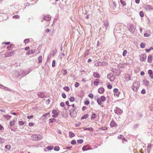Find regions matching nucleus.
<instances>
[{"mask_svg": "<svg viewBox=\"0 0 153 153\" xmlns=\"http://www.w3.org/2000/svg\"><path fill=\"white\" fill-rule=\"evenodd\" d=\"M140 83L139 81H136L133 83L132 86V89L134 91H137L140 86Z\"/></svg>", "mask_w": 153, "mask_h": 153, "instance_id": "f257e3e1", "label": "nucleus"}, {"mask_svg": "<svg viewBox=\"0 0 153 153\" xmlns=\"http://www.w3.org/2000/svg\"><path fill=\"white\" fill-rule=\"evenodd\" d=\"M144 9L147 11H150L153 10V7L150 5H145L143 7Z\"/></svg>", "mask_w": 153, "mask_h": 153, "instance_id": "f03ea898", "label": "nucleus"}, {"mask_svg": "<svg viewBox=\"0 0 153 153\" xmlns=\"http://www.w3.org/2000/svg\"><path fill=\"white\" fill-rule=\"evenodd\" d=\"M52 113L53 114V115L52 116V117H56L58 116L59 114V113L57 112V111L56 110H53Z\"/></svg>", "mask_w": 153, "mask_h": 153, "instance_id": "7ed1b4c3", "label": "nucleus"}, {"mask_svg": "<svg viewBox=\"0 0 153 153\" xmlns=\"http://www.w3.org/2000/svg\"><path fill=\"white\" fill-rule=\"evenodd\" d=\"M114 112L116 114H119L122 113L123 112V111L120 108L116 107L114 110Z\"/></svg>", "mask_w": 153, "mask_h": 153, "instance_id": "20e7f679", "label": "nucleus"}, {"mask_svg": "<svg viewBox=\"0 0 153 153\" xmlns=\"http://www.w3.org/2000/svg\"><path fill=\"white\" fill-rule=\"evenodd\" d=\"M104 22V26L105 27V30H106L107 29V27L109 25L107 19H105L103 21Z\"/></svg>", "mask_w": 153, "mask_h": 153, "instance_id": "39448f33", "label": "nucleus"}, {"mask_svg": "<svg viewBox=\"0 0 153 153\" xmlns=\"http://www.w3.org/2000/svg\"><path fill=\"white\" fill-rule=\"evenodd\" d=\"M51 16L48 15L46 16H44L43 18V20L48 21H50L51 20Z\"/></svg>", "mask_w": 153, "mask_h": 153, "instance_id": "423d86ee", "label": "nucleus"}, {"mask_svg": "<svg viewBox=\"0 0 153 153\" xmlns=\"http://www.w3.org/2000/svg\"><path fill=\"white\" fill-rule=\"evenodd\" d=\"M146 59V56L145 54H143L141 55L140 56V60L141 61L143 62Z\"/></svg>", "mask_w": 153, "mask_h": 153, "instance_id": "0eeeda50", "label": "nucleus"}, {"mask_svg": "<svg viewBox=\"0 0 153 153\" xmlns=\"http://www.w3.org/2000/svg\"><path fill=\"white\" fill-rule=\"evenodd\" d=\"M114 71L117 76H118L120 74L121 71V70L119 69L116 70V69H114Z\"/></svg>", "mask_w": 153, "mask_h": 153, "instance_id": "6e6552de", "label": "nucleus"}, {"mask_svg": "<svg viewBox=\"0 0 153 153\" xmlns=\"http://www.w3.org/2000/svg\"><path fill=\"white\" fill-rule=\"evenodd\" d=\"M110 126L111 127H113L115 126H117V124L114 121L112 120L111 122Z\"/></svg>", "mask_w": 153, "mask_h": 153, "instance_id": "1a4fd4ad", "label": "nucleus"}, {"mask_svg": "<svg viewBox=\"0 0 153 153\" xmlns=\"http://www.w3.org/2000/svg\"><path fill=\"white\" fill-rule=\"evenodd\" d=\"M14 53V52L12 51L7 52L6 54V56L7 57L11 56L13 55Z\"/></svg>", "mask_w": 153, "mask_h": 153, "instance_id": "9d476101", "label": "nucleus"}, {"mask_svg": "<svg viewBox=\"0 0 153 153\" xmlns=\"http://www.w3.org/2000/svg\"><path fill=\"white\" fill-rule=\"evenodd\" d=\"M0 86L1 87V88L3 89L6 91H10V89L6 87H5L1 85H0Z\"/></svg>", "mask_w": 153, "mask_h": 153, "instance_id": "9b49d317", "label": "nucleus"}, {"mask_svg": "<svg viewBox=\"0 0 153 153\" xmlns=\"http://www.w3.org/2000/svg\"><path fill=\"white\" fill-rule=\"evenodd\" d=\"M35 50H30L27 51L26 54L27 55L33 54L35 52Z\"/></svg>", "mask_w": 153, "mask_h": 153, "instance_id": "f8f14e48", "label": "nucleus"}, {"mask_svg": "<svg viewBox=\"0 0 153 153\" xmlns=\"http://www.w3.org/2000/svg\"><path fill=\"white\" fill-rule=\"evenodd\" d=\"M153 59L152 56L151 55H149L148 58V62L149 63L152 62Z\"/></svg>", "mask_w": 153, "mask_h": 153, "instance_id": "ddd939ff", "label": "nucleus"}, {"mask_svg": "<svg viewBox=\"0 0 153 153\" xmlns=\"http://www.w3.org/2000/svg\"><path fill=\"white\" fill-rule=\"evenodd\" d=\"M104 89L102 88H100L98 90V92L101 94H102L104 91Z\"/></svg>", "mask_w": 153, "mask_h": 153, "instance_id": "4468645a", "label": "nucleus"}, {"mask_svg": "<svg viewBox=\"0 0 153 153\" xmlns=\"http://www.w3.org/2000/svg\"><path fill=\"white\" fill-rule=\"evenodd\" d=\"M93 76L95 78H98L100 77V74L97 72H95L94 73Z\"/></svg>", "mask_w": 153, "mask_h": 153, "instance_id": "2eb2a0df", "label": "nucleus"}, {"mask_svg": "<svg viewBox=\"0 0 153 153\" xmlns=\"http://www.w3.org/2000/svg\"><path fill=\"white\" fill-rule=\"evenodd\" d=\"M36 141L41 140L42 139V135L39 134H36Z\"/></svg>", "mask_w": 153, "mask_h": 153, "instance_id": "dca6fc26", "label": "nucleus"}, {"mask_svg": "<svg viewBox=\"0 0 153 153\" xmlns=\"http://www.w3.org/2000/svg\"><path fill=\"white\" fill-rule=\"evenodd\" d=\"M75 134H74L71 131H70L69 132V137L71 138L74 136Z\"/></svg>", "mask_w": 153, "mask_h": 153, "instance_id": "f3484780", "label": "nucleus"}, {"mask_svg": "<svg viewBox=\"0 0 153 153\" xmlns=\"http://www.w3.org/2000/svg\"><path fill=\"white\" fill-rule=\"evenodd\" d=\"M83 129L85 130H88L91 131H93V128L91 127H89V128H87L84 127Z\"/></svg>", "mask_w": 153, "mask_h": 153, "instance_id": "a211bd4d", "label": "nucleus"}, {"mask_svg": "<svg viewBox=\"0 0 153 153\" xmlns=\"http://www.w3.org/2000/svg\"><path fill=\"white\" fill-rule=\"evenodd\" d=\"M89 148L86 145L85 146H84L82 148V150L84 151H85L86 150H89Z\"/></svg>", "mask_w": 153, "mask_h": 153, "instance_id": "6ab92c4d", "label": "nucleus"}, {"mask_svg": "<svg viewBox=\"0 0 153 153\" xmlns=\"http://www.w3.org/2000/svg\"><path fill=\"white\" fill-rule=\"evenodd\" d=\"M143 83H144V84L146 86L148 85L149 83V82L148 81H147V80H146V79L144 80H143Z\"/></svg>", "mask_w": 153, "mask_h": 153, "instance_id": "aec40b11", "label": "nucleus"}, {"mask_svg": "<svg viewBox=\"0 0 153 153\" xmlns=\"http://www.w3.org/2000/svg\"><path fill=\"white\" fill-rule=\"evenodd\" d=\"M106 99V98L105 97V96H102L101 97V98L100 99V100H101L102 102H104L105 101Z\"/></svg>", "mask_w": 153, "mask_h": 153, "instance_id": "412c9836", "label": "nucleus"}, {"mask_svg": "<svg viewBox=\"0 0 153 153\" xmlns=\"http://www.w3.org/2000/svg\"><path fill=\"white\" fill-rule=\"evenodd\" d=\"M99 83V80L98 79H95L94 82V84L96 85H98V83Z\"/></svg>", "mask_w": 153, "mask_h": 153, "instance_id": "4be33fe9", "label": "nucleus"}, {"mask_svg": "<svg viewBox=\"0 0 153 153\" xmlns=\"http://www.w3.org/2000/svg\"><path fill=\"white\" fill-rule=\"evenodd\" d=\"M97 102L99 105H101L102 104V101L99 98L97 99Z\"/></svg>", "mask_w": 153, "mask_h": 153, "instance_id": "5701e85b", "label": "nucleus"}, {"mask_svg": "<svg viewBox=\"0 0 153 153\" xmlns=\"http://www.w3.org/2000/svg\"><path fill=\"white\" fill-rule=\"evenodd\" d=\"M42 56H40L38 57V62L40 63L42 62Z\"/></svg>", "mask_w": 153, "mask_h": 153, "instance_id": "b1692460", "label": "nucleus"}, {"mask_svg": "<svg viewBox=\"0 0 153 153\" xmlns=\"http://www.w3.org/2000/svg\"><path fill=\"white\" fill-rule=\"evenodd\" d=\"M49 121L51 123H53V122H56V120L54 118H51L49 119Z\"/></svg>", "mask_w": 153, "mask_h": 153, "instance_id": "393cba45", "label": "nucleus"}, {"mask_svg": "<svg viewBox=\"0 0 153 153\" xmlns=\"http://www.w3.org/2000/svg\"><path fill=\"white\" fill-rule=\"evenodd\" d=\"M89 116L88 115V114H86L85 115H84L82 117V119H85L88 118Z\"/></svg>", "mask_w": 153, "mask_h": 153, "instance_id": "a878e982", "label": "nucleus"}, {"mask_svg": "<svg viewBox=\"0 0 153 153\" xmlns=\"http://www.w3.org/2000/svg\"><path fill=\"white\" fill-rule=\"evenodd\" d=\"M59 149V147L58 146H56L54 148V150L55 151H58Z\"/></svg>", "mask_w": 153, "mask_h": 153, "instance_id": "bb28decb", "label": "nucleus"}, {"mask_svg": "<svg viewBox=\"0 0 153 153\" xmlns=\"http://www.w3.org/2000/svg\"><path fill=\"white\" fill-rule=\"evenodd\" d=\"M36 135H33L32 136V138L33 140H36L37 137H36Z\"/></svg>", "mask_w": 153, "mask_h": 153, "instance_id": "cd10ccee", "label": "nucleus"}, {"mask_svg": "<svg viewBox=\"0 0 153 153\" xmlns=\"http://www.w3.org/2000/svg\"><path fill=\"white\" fill-rule=\"evenodd\" d=\"M63 89L68 92L70 90L68 86L65 87L63 88Z\"/></svg>", "mask_w": 153, "mask_h": 153, "instance_id": "c85d7f7f", "label": "nucleus"}, {"mask_svg": "<svg viewBox=\"0 0 153 153\" xmlns=\"http://www.w3.org/2000/svg\"><path fill=\"white\" fill-rule=\"evenodd\" d=\"M69 100L71 102H73L75 100V98L74 97H71L69 98Z\"/></svg>", "mask_w": 153, "mask_h": 153, "instance_id": "c756f323", "label": "nucleus"}, {"mask_svg": "<svg viewBox=\"0 0 153 153\" xmlns=\"http://www.w3.org/2000/svg\"><path fill=\"white\" fill-rule=\"evenodd\" d=\"M97 117V114H95L93 113L92 114V115L91 116V119H94L95 118Z\"/></svg>", "mask_w": 153, "mask_h": 153, "instance_id": "7c9ffc66", "label": "nucleus"}, {"mask_svg": "<svg viewBox=\"0 0 153 153\" xmlns=\"http://www.w3.org/2000/svg\"><path fill=\"white\" fill-rule=\"evenodd\" d=\"M115 77L113 75V74H112V76H111V78L109 79L111 81H113L115 79Z\"/></svg>", "mask_w": 153, "mask_h": 153, "instance_id": "2f4dec72", "label": "nucleus"}, {"mask_svg": "<svg viewBox=\"0 0 153 153\" xmlns=\"http://www.w3.org/2000/svg\"><path fill=\"white\" fill-rule=\"evenodd\" d=\"M119 27V25H117L115 26V27H114V32L116 31L117 30L119 31L120 30V29L118 30L117 29V28H118Z\"/></svg>", "mask_w": 153, "mask_h": 153, "instance_id": "473e14b6", "label": "nucleus"}, {"mask_svg": "<svg viewBox=\"0 0 153 153\" xmlns=\"http://www.w3.org/2000/svg\"><path fill=\"white\" fill-rule=\"evenodd\" d=\"M13 18L16 19H19V16L18 15H15L13 16Z\"/></svg>", "mask_w": 153, "mask_h": 153, "instance_id": "72a5a7b5", "label": "nucleus"}, {"mask_svg": "<svg viewBox=\"0 0 153 153\" xmlns=\"http://www.w3.org/2000/svg\"><path fill=\"white\" fill-rule=\"evenodd\" d=\"M18 124L19 125L22 126L24 124V123L23 121H19L18 122Z\"/></svg>", "mask_w": 153, "mask_h": 153, "instance_id": "f704fd0d", "label": "nucleus"}, {"mask_svg": "<svg viewBox=\"0 0 153 153\" xmlns=\"http://www.w3.org/2000/svg\"><path fill=\"white\" fill-rule=\"evenodd\" d=\"M120 1L123 6H125L126 5V3L123 0H120Z\"/></svg>", "mask_w": 153, "mask_h": 153, "instance_id": "c9c22d12", "label": "nucleus"}, {"mask_svg": "<svg viewBox=\"0 0 153 153\" xmlns=\"http://www.w3.org/2000/svg\"><path fill=\"white\" fill-rule=\"evenodd\" d=\"M53 146H47V149L49 150H51L53 149Z\"/></svg>", "mask_w": 153, "mask_h": 153, "instance_id": "e433bc0d", "label": "nucleus"}, {"mask_svg": "<svg viewBox=\"0 0 153 153\" xmlns=\"http://www.w3.org/2000/svg\"><path fill=\"white\" fill-rule=\"evenodd\" d=\"M112 73H109V74H108L107 75V78L109 79H110L111 78V76H112Z\"/></svg>", "mask_w": 153, "mask_h": 153, "instance_id": "4c0bfd02", "label": "nucleus"}, {"mask_svg": "<svg viewBox=\"0 0 153 153\" xmlns=\"http://www.w3.org/2000/svg\"><path fill=\"white\" fill-rule=\"evenodd\" d=\"M145 46H146V45H145V44L143 43H142L140 44V46L141 48H144L145 47Z\"/></svg>", "mask_w": 153, "mask_h": 153, "instance_id": "58836bf2", "label": "nucleus"}, {"mask_svg": "<svg viewBox=\"0 0 153 153\" xmlns=\"http://www.w3.org/2000/svg\"><path fill=\"white\" fill-rule=\"evenodd\" d=\"M5 148L6 149H10V146L9 145H6Z\"/></svg>", "mask_w": 153, "mask_h": 153, "instance_id": "ea45409f", "label": "nucleus"}, {"mask_svg": "<svg viewBox=\"0 0 153 153\" xmlns=\"http://www.w3.org/2000/svg\"><path fill=\"white\" fill-rule=\"evenodd\" d=\"M127 51L126 50H125L123 51V56H125L127 53Z\"/></svg>", "mask_w": 153, "mask_h": 153, "instance_id": "a19ab883", "label": "nucleus"}, {"mask_svg": "<svg viewBox=\"0 0 153 153\" xmlns=\"http://www.w3.org/2000/svg\"><path fill=\"white\" fill-rule=\"evenodd\" d=\"M141 17H143L144 16V14L142 11H140L139 13Z\"/></svg>", "mask_w": 153, "mask_h": 153, "instance_id": "79ce46f5", "label": "nucleus"}, {"mask_svg": "<svg viewBox=\"0 0 153 153\" xmlns=\"http://www.w3.org/2000/svg\"><path fill=\"white\" fill-rule=\"evenodd\" d=\"M77 141L78 143L81 144L83 142V140L82 139H79L77 140Z\"/></svg>", "mask_w": 153, "mask_h": 153, "instance_id": "37998d69", "label": "nucleus"}, {"mask_svg": "<svg viewBox=\"0 0 153 153\" xmlns=\"http://www.w3.org/2000/svg\"><path fill=\"white\" fill-rule=\"evenodd\" d=\"M153 50V47H151L149 49H146V52H149L150 51Z\"/></svg>", "mask_w": 153, "mask_h": 153, "instance_id": "c03bdc74", "label": "nucleus"}, {"mask_svg": "<svg viewBox=\"0 0 153 153\" xmlns=\"http://www.w3.org/2000/svg\"><path fill=\"white\" fill-rule=\"evenodd\" d=\"M5 139L2 138H0V143H3L5 142Z\"/></svg>", "mask_w": 153, "mask_h": 153, "instance_id": "a18cd8bd", "label": "nucleus"}, {"mask_svg": "<svg viewBox=\"0 0 153 153\" xmlns=\"http://www.w3.org/2000/svg\"><path fill=\"white\" fill-rule=\"evenodd\" d=\"M55 62L56 61L54 60L53 61L52 63V67H54L55 66Z\"/></svg>", "mask_w": 153, "mask_h": 153, "instance_id": "49530a36", "label": "nucleus"}, {"mask_svg": "<svg viewBox=\"0 0 153 153\" xmlns=\"http://www.w3.org/2000/svg\"><path fill=\"white\" fill-rule=\"evenodd\" d=\"M24 42L25 43V44L28 43L29 42H30L29 39H25L24 40Z\"/></svg>", "mask_w": 153, "mask_h": 153, "instance_id": "de8ad7c7", "label": "nucleus"}, {"mask_svg": "<svg viewBox=\"0 0 153 153\" xmlns=\"http://www.w3.org/2000/svg\"><path fill=\"white\" fill-rule=\"evenodd\" d=\"M88 97H89L90 98H91V99H92L94 97V95H93L91 94V93H90L89 94H88Z\"/></svg>", "mask_w": 153, "mask_h": 153, "instance_id": "09e8293b", "label": "nucleus"}, {"mask_svg": "<svg viewBox=\"0 0 153 153\" xmlns=\"http://www.w3.org/2000/svg\"><path fill=\"white\" fill-rule=\"evenodd\" d=\"M89 101L87 100L85 101L84 104L85 105H88L89 104Z\"/></svg>", "mask_w": 153, "mask_h": 153, "instance_id": "8fccbe9b", "label": "nucleus"}, {"mask_svg": "<svg viewBox=\"0 0 153 153\" xmlns=\"http://www.w3.org/2000/svg\"><path fill=\"white\" fill-rule=\"evenodd\" d=\"M75 112V110H74V109H72L70 111V115H71V114H72V113H74Z\"/></svg>", "mask_w": 153, "mask_h": 153, "instance_id": "3c124183", "label": "nucleus"}, {"mask_svg": "<svg viewBox=\"0 0 153 153\" xmlns=\"http://www.w3.org/2000/svg\"><path fill=\"white\" fill-rule=\"evenodd\" d=\"M148 73L149 75L150 74H153V72L152 70H149L148 71Z\"/></svg>", "mask_w": 153, "mask_h": 153, "instance_id": "603ef678", "label": "nucleus"}, {"mask_svg": "<svg viewBox=\"0 0 153 153\" xmlns=\"http://www.w3.org/2000/svg\"><path fill=\"white\" fill-rule=\"evenodd\" d=\"M76 141L75 140H72L71 141V144L72 145H74L76 143Z\"/></svg>", "mask_w": 153, "mask_h": 153, "instance_id": "864d4df0", "label": "nucleus"}, {"mask_svg": "<svg viewBox=\"0 0 153 153\" xmlns=\"http://www.w3.org/2000/svg\"><path fill=\"white\" fill-rule=\"evenodd\" d=\"M100 129L102 130H105L107 129L108 128L106 127H103L100 128Z\"/></svg>", "mask_w": 153, "mask_h": 153, "instance_id": "5fc2aeb1", "label": "nucleus"}, {"mask_svg": "<svg viewBox=\"0 0 153 153\" xmlns=\"http://www.w3.org/2000/svg\"><path fill=\"white\" fill-rule=\"evenodd\" d=\"M62 96L64 98H66V94L64 93H62Z\"/></svg>", "mask_w": 153, "mask_h": 153, "instance_id": "6e6d98bb", "label": "nucleus"}, {"mask_svg": "<svg viewBox=\"0 0 153 153\" xmlns=\"http://www.w3.org/2000/svg\"><path fill=\"white\" fill-rule=\"evenodd\" d=\"M14 120H13V121L10 122V126H12L14 125Z\"/></svg>", "mask_w": 153, "mask_h": 153, "instance_id": "4d7b16f0", "label": "nucleus"}, {"mask_svg": "<svg viewBox=\"0 0 153 153\" xmlns=\"http://www.w3.org/2000/svg\"><path fill=\"white\" fill-rule=\"evenodd\" d=\"M118 137L119 139H123V138H124V139H125L124 137L121 135H120L119 136H118Z\"/></svg>", "mask_w": 153, "mask_h": 153, "instance_id": "13d9d810", "label": "nucleus"}, {"mask_svg": "<svg viewBox=\"0 0 153 153\" xmlns=\"http://www.w3.org/2000/svg\"><path fill=\"white\" fill-rule=\"evenodd\" d=\"M120 94V93L119 92H116V93H114V95L115 96H116L117 97H118L119 96V95Z\"/></svg>", "mask_w": 153, "mask_h": 153, "instance_id": "bf43d9fd", "label": "nucleus"}, {"mask_svg": "<svg viewBox=\"0 0 153 153\" xmlns=\"http://www.w3.org/2000/svg\"><path fill=\"white\" fill-rule=\"evenodd\" d=\"M50 114V113L48 112L46 114H43L42 116L44 117H46L47 115H49Z\"/></svg>", "mask_w": 153, "mask_h": 153, "instance_id": "052dcab7", "label": "nucleus"}, {"mask_svg": "<svg viewBox=\"0 0 153 153\" xmlns=\"http://www.w3.org/2000/svg\"><path fill=\"white\" fill-rule=\"evenodd\" d=\"M79 85V83L78 82H76L75 84V86L76 87H77Z\"/></svg>", "mask_w": 153, "mask_h": 153, "instance_id": "680f3d73", "label": "nucleus"}, {"mask_svg": "<svg viewBox=\"0 0 153 153\" xmlns=\"http://www.w3.org/2000/svg\"><path fill=\"white\" fill-rule=\"evenodd\" d=\"M29 126H33L34 125V124L33 123H29Z\"/></svg>", "mask_w": 153, "mask_h": 153, "instance_id": "e2e57ef3", "label": "nucleus"}, {"mask_svg": "<svg viewBox=\"0 0 153 153\" xmlns=\"http://www.w3.org/2000/svg\"><path fill=\"white\" fill-rule=\"evenodd\" d=\"M141 94H144L146 93V91L144 89H143L141 91Z\"/></svg>", "mask_w": 153, "mask_h": 153, "instance_id": "0e129e2a", "label": "nucleus"}, {"mask_svg": "<svg viewBox=\"0 0 153 153\" xmlns=\"http://www.w3.org/2000/svg\"><path fill=\"white\" fill-rule=\"evenodd\" d=\"M112 85L110 84H109L107 86V88L109 89H111L112 88Z\"/></svg>", "mask_w": 153, "mask_h": 153, "instance_id": "69168bd1", "label": "nucleus"}, {"mask_svg": "<svg viewBox=\"0 0 153 153\" xmlns=\"http://www.w3.org/2000/svg\"><path fill=\"white\" fill-rule=\"evenodd\" d=\"M118 89L117 88H114L113 90V91L114 92V93L118 92Z\"/></svg>", "mask_w": 153, "mask_h": 153, "instance_id": "338daca9", "label": "nucleus"}, {"mask_svg": "<svg viewBox=\"0 0 153 153\" xmlns=\"http://www.w3.org/2000/svg\"><path fill=\"white\" fill-rule=\"evenodd\" d=\"M60 105L62 107H63L65 106V104L63 102H61L60 104Z\"/></svg>", "mask_w": 153, "mask_h": 153, "instance_id": "774afa93", "label": "nucleus"}]
</instances>
